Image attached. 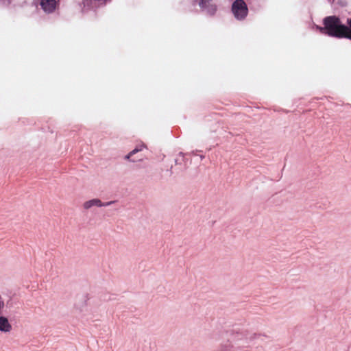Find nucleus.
Instances as JSON below:
<instances>
[{"instance_id": "423d86ee", "label": "nucleus", "mask_w": 351, "mask_h": 351, "mask_svg": "<svg viewBox=\"0 0 351 351\" xmlns=\"http://www.w3.org/2000/svg\"><path fill=\"white\" fill-rule=\"evenodd\" d=\"M141 148H136L134 149H133L132 152H130L126 156H125V158L127 159H130L133 155H134L135 154H136L137 152L141 151Z\"/></svg>"}, {"instance_id": "f257e3e1", "label": "nucleus", "mask_w": 351, "mask_h": 351, "mask_svg": "<svg viewBox=\"0 0 351 351\" xmlns=\"http://www.w3.org/2000/svg\"><path fill=\"white\" fill-rule=\"evenodd\" d=\"M348 24L350 27L342 25L338 17L330 16L324 19V27L320 28V31L331 37L351 40V19Z\"/></svg>"}, {"instance_id": "f03ea898", "label": "nucleus", "mask_w": 351, "mask_h": 351, "mask_svg": "<svg viewBox=\"0 0 351 351\" xmlns=\"http://www.w3.org/2000/svg\"><path fill=\"white\" fill-rule=\"evenodd\" d=\"M232 10L234 16L239 20L243 19L247 14L248 9L243 0H236L232 5Z\"/></svg>"}, {"instance_id": "7ed1b4c3", "label": "nucleus", "mask_w": 351, "mask_h": 351, "mask_svg": "<svg viewBox=\"0 0 351 351\" xmlns=\"http://www.w3.org/2000/svg\"><path fill=\"white\" fill-rule=\"evenodd\" d=\"M114 202H108L106 203H102L101 201L99 199H93L88 201H86L84 203L83 207L85 209H89L93 206H97V207H101V206H107L110 204H112Z\"/></svg>"}, {"instance_id": "20e7f679", "label": "nucleus", "mask_w": 351, "mask_h": 351, "mask_svg": "<svg viewBox=\"0 0 351 351\" xmlns=\"http://www.w3.org/2000/svg\"><path fill=\"white\" fill-rule=\"evenodd\" d=\"M40 5L46 12L50 13L55 9L56 0H41Z\"/></svg>"}, {"instance_id": "39448f33", "label": "nucleus", "mask_w": 351, "mask_h": 351, "mask_svg": "<svg viewBox=\"0 0 351 351\" xmlns=\"http://www.w3.org/2000/svg\"><path fill=\"white\" fill-rule=\"evenodd\" d=\"M12 330V325L10 324L8 318L0 316V331L8 332Z\"/></svg>"}]
</instances>
